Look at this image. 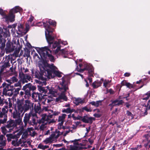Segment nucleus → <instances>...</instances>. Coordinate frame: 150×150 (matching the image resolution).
<instances>
[{
  "label": "nucleus",
  "instance_id": "12",
  "mask_svg": "<svg viewBox=\"0 0 150 150\" xmlns=\"http://www.w3.org/2000/svg\"><path fill=\"white\" fill-rule=\"evenodd\" d=\"M19 76L23 83H27L32 79L30 75L28 74L19 75Z\"/></svg>",
  "mask_w": 150,
  "mask_h": 150
},
{
  "label": "nucleus",
  "instance_id": "46",
  "mask_svg": "<svg viewBox=\"0 0 150 150\" xmlns=\"http://www.w3.org/2000/svg\"><path fill=\"white\" fill-rule=\"evenodd\" d=\"M71 109L70 108H68L67 109H63L62 110V112L63 113H72Z\"/></svg>",
  "mask_w": 150,
  "mask_h": 150
},
{
  "label": "nucleus",
  "instance_id": "33",
  "mask_svg": "<svg viewBox=\"0 0 150 150\" xmlns=\"http://www.w3.org/2000/svg\"><path fill=\"white\" fill-rule=\"evenodd\" d=\"M59 114L60 112H59L53 111V114L48 115H45L44 116L46 117V118L47 119L51 120L50 118H52L53 116H57Z\"/></svg>",
  "mask_w": 150,
  "mask_h": 150
},
{
  "label": "nucleus",
  "instance_id": "17",
  "mask_svg": "<svg viewBox=\"0 0 150 150\" xmlns=\"http://www.w3.org/2000/svg\"><path fill=\"white\" fill-rule=\"evenodd\" d=\"M81 120L83 122L87 123L92 124L93 122L94 118L93 117H89L87 115L84 116L83 117H81Z\"/></svg>",
  "mask_w": 150,
  "mask_h": 150
},
{
  "label": "nucleus",
  "instance_id": "47",
  "mask_svg": "<svg viewBox=\"0 0 150 150\" xmlns=\"http://www.w3.org/2000/svg\"><path fill=\"white\" fill-rule=\"evenodd\" d=\"M10 59H8L6 62H5L3 65L6 68H8L10 66V64L9 63Z\"/></svg>",
  "mask_w": 150,
  "mask_h": 150
},
{
  "label": "nucleus",
  "instance_id": "27",
  "mask_svg": "<svg viewBox=\"0 0 150 150\" xmlns=\"http://www.w3.org/2000/svg\"><path fill=\"white\" fill-rule=\"evenodd\" d=\"M46 25H48V27H47L46 28H50V26L52 25L53 27H55L56 25V22L54 21L51 19H48L46 21Z\"/></svg>",
  "mask_w": 150,
  "mask_h": 150
},
{
  "label": "nucleus",
  "instance_id": "57",
  "mask_svg": "<svg viewBox=\"0 0 150 150\" xmlns=\"http://www.w3.org/2000/svg\"><path fill=\"white\" fill-rule=\"evenodd\" d=\"M102 100H99L96 101V107H98L102 104Z\"/></svg>",
  "mask_w": 150,
  "mask_h": 150
},
{
  "label": "nucleus",
  "instance_id": "61",
  "mask_svg": "<svg viewBox=\"0 0 150 150\" xmlns=\"http://www.w3.org/2000/svg\"><path fill=\"white\" fill-rule=\"evenodd\" d=\"M1 131L3 134H4L5 135L6 133V128L4 127H1Z\"/></svg>",
  "mask_w": 150,
  "mask_h": 150
},
{
  "label": "nucleus",
  "instance_id": "20",
  "mask_svg": "<svg viewBox=\"0 0 150 150\" xmlns=\"http://www.w3.org/2000/svg\"><path fill=\"white\" fill-rule=\"evenodd\" d=\"M16 105L18 108V110L21 111H23V101L22 100H18L17 102Z\"/></svg>",
  "mask_w": 150,
  "mask_h": 150
},
{
  "label": "nucleus",
  "instance_id": "18",
  "mask_svg": "<svg viewBox=\"0 0 150 150\" xmlns=\"http://www.w3.org/2000/svg\"><path fill=\"white\" fill-rule=\"evenodd\" d=\"M62 134V133L59 130L56 129L50 135L53 140L54 141L58 138L60 135Z\"/></svg>",
  "mask_w": 150,
  "mask_h": 150
},
{
  "label": "nucleus",
  "instance_id": "56",
  "mask_svg": "<svg viewBox=\"0 0 150 150\" xmlns=\"http://www.w3.org/2000/svg\"><path fill=\"white\" fill-rule=\"evenodd\" d=\"M95 138L91 137L90 138L88 139V141L91 144H92Z\"/></svg>",
  "mask_w": 150,
  "mask_h": 150
},
{
  "label": "nucleus",
  "instance_id": "40",
  "mask_svg": "<svg viewBox=\"0 0 150 150\" xmlns=\"http://www.w3.org/2000/svg\"><path fill=\"white\" fill-rule=\"evenodd\" d=\"M88 70V75L90 77L93 76V69L92 66H90L88 68H86V69Z\"/></svg>",
  "mask_w": 150,
  "mask_h": 150
},
{
  "label": "nucleus",
  "instance_id": "10",
  "mask_svg": "<svg viewBox=\"0 0 150 150\" xmlns=\"http://www.w3.org/2000/svg\"><path fill=\"white\" fill-rule=\"evenodd\" d=\"M15 46L11 41H8L6 43V47L5 48L6 52L10 53L13 51L15 48Z\"/></svg>",
  "mask_w": 150,
  "mask_h": 150
},
{
  "label": "nucleus",
  "instance_id": "41",
  "mask_svg": "<svg viewBox=\"0 0 150 150\" xmlns=\"http://www.w3.org/2000/svg\"><path fill=\"white\" fill-rule=\"evenodd\" d=\"M100 83L98 81H95L92 84V86L94 88H96L100 86Z\"/></svg>",
  "mask_w": 150,
  "mask_h": 150
},
{
  "label": "nucleus",
  "instance_id": "29",
  "mask_svg": "<svg viewBox=\"0 0 150 150\" xmlns=\"http://www.w3.org/2000/svg\"><path fill=\"white\" fill-rule=\"evenodd\" d=\"M50 94L53 97H56L58 94L57 91L53 88H49V91L48 92V94Z\"/></svg>",
  "mask_w": 150,
  "mask_h": 150
},
{
  "label": "nucleus",
  "instance_id": "32",
  "mask_svg": "<svg viewBox=\"0 0 150 150\" xmlns=\"http://www.w3.org/2000/svg\"><path fill=\"white\" fill-rule=\"evenodd\" d=\"M34 109L35 113H39L41 110L40 104L38 103H35ZM35 114H36V113Z\"/></svg>",
  "mask_w": 150,
  "mask_h": 150
},
{
  "label": "nucleus",
  "instance_id": "50",
  "mask_svg": "<svg viewBox=\"0 0 150 150\" xmlns=\"http://www.w3.org/2000/svg\"><path fill=\"white\" fill-rule=\"evenodd\" d=\"M21 89L20 87L18 88L15 89L14 91V94L15 96L19 94V91Z\"/></svg>",
  "mask_w": 150,
  "mask_h": 150
},
{
  "label": "nucleus",
  "instance_id": "37",
  "mask_svg": "<svg viewBox=\"0 0 150 150\" xmlns=\"http://www.w3.org/2000/svg\"><path fill=\"white\" fill-rule=\"evenodd\" d=\"M31 119L29 121L28 124L32 125H35L37 124V122H36V119L34 118L35 116H32Z\"/></svg>",
  "mask_w": 150,
  "mask_h": 150
},
{
  "label": "nucleus",
  "instance_id": "53",
  "mask_svg": "<svg viewBox=\"0 0 150 150\" xmlns=\"http://www.w3.org/2000/svg\"><path fill=\"white\" fill-rule=\"evenodd\" d=\"M82 109L83 110H85L87 112H90L92 111V110L90 108H88L86 106L83 107Z\"/></svg>",
  "mask_w": 150,
  "mask_h": 150
},
{
  "label": "nucleus",
  "instance_id": "64",
  "mask_svg": "<svg viewBox=\"0 0 150 150\" xmlns=\"http://www.w3.org/2000/svg\"><path fill=\"white\" fill-rule=\"evenodd\" d=\"M20 51V49H18L17 50H15L14 52V54L16 56H18V54L19 53Z\"/></svg>",
  "mask_w": 150,
  "mask_h": 150
},
{
  "label": "nucleus",
  "instance_id": "44",
  "mask_svg": "<svg viewBox=\"0 0 150 150\" xmlns=\"http://www.w3.org/2000/svg\"><path fill=\"white\" fill-rule=\"evenodd\" d=\"M10 79L11 80L10 82H9L8 81V80H7V81L11 83H12L16 82H18V79L15 76H13Z\"/></svg>",
  "mask_w": 150,
  "mask_h": 150
},
{
  "label": "nucleus",
  "instance_id": "5",
  "mask_svg": "<svg viewBox=\"0 0 150 150\" xmlns=\"http://www.w3.org/2000/svg\"><path fill=\"white\" fill-rule=\"evenodd\" d=\"M22 10V8L19 6H16L9 11L8 15H7L5 13L3 17V18L4 19L5 21L7 22L8 23L9 22H13L15 20V15L14 14L20 11H21Z\"/></svg>",
  "mask_w": 150,
  "mask_h": 150
},
{
  "label": "nucleus",
  "instance_id": "31",
  "mask_svg": "<svg viewBox=\"0 0 150 150\" xmlns=\"http://www.w3.org/2000/svg\"><path fill=\"white\" fill-rule=\"evenodd\" d=\"M83 147L79 146V144L77 143L76 145H71L70 146V149L71 150H78L83 149Z\"/></svg>",
  "mask_w": 150,
  "mask_h": 150
},
{
  "label": "nucleus",
  "instance_id": "28",
  "mask_svg": "<svg viewBox=\"0 0 150 150\" xmlns=\"http://www.w3.org/2000/svg\"><path fill=\"white\" fill-rule=\"evenodd\" d=\"M60 42L59 40L58 41L55 42L53 44L52 46V48L54 49L56 47L57 48L55 50V53L57 52L60 50Z\"/></svg>",
  "mask_w": 150,
  "mask_h": 150
},
{
  "label": "nucleus",
  "instance_id": "43",
  "mask_svg": "<svg viewBox=\"0 0 150 150\" xmlns=\"http://www.w3.org/2000/svg\"><path fill=\"white\" fill-rule=\"evenodd\" d=\"M12 141V144L14 146H17L20 145L19 140L18 141V139H14Z\"/></svg>",
  "mask_w": 150,
  "mask_h": 150
},
{
  "label": "nucleus",
  "instance_id": "4",
  "mask_svg": "<svg viewBox=\"0 0 150 150\" xmlns=\"http://www.w3.org/2000/svg\"><path fill=\"white\" fill-rule=\"evenodd\" d=\"M54 120L53 119L52 120L47 119L46 117L44 116L38 122L39 125L38 127L35 128V129L42 131V133H43L47 129V124H50L52 123H54Z\"/></svg>",
  "mask_w": 150,
  "mask_h": 150
},
{
  "label": "nucleus",
  "instance_id": "11",
  "mask_svg": "<svg viewBox=\"0 0 150 150\" xmlns=\"http://www.w3.org/2000/svg\"><path fill=\"white\" fill-rule=\"evenodd\" d=\"M32 116H36V115L32 113V112H31L29 113H25V115L24 117V119L23 120V122L24 123V126L26 127L29 121H30V119Z\"/></svg>",
  "mask_w": 150,
  "mask_h": 150
},
{
  "label": "nucleus",
  "instance_id": "35",
  "mask_svg": "<svg viewBox=\"0 0 150 150\" xmlns=\"http://www.w3.org/2000/svg\"><path fill=\"white\" fill-rule=\"evenodd\" d=\"M29 72V70L27 68L24 67L21 68L19 70V75H21L22 74H25L24 73H26Z\"/></svg>",
  "mask_w": 150,
  "mask_h": 150
},
{
  "label": "nucleus",
  "instance_id": "8",
  "mask_svg": "<svg viewBox=\"0 0 150 150\" xmlns=\"http://www.w3.org/2000/svg\"><path fill=\"white\" fill-rule=\"evenodd\" d=\"M54 29H45V35L48 43L51 45L53 43L54 37L52 36Z\"/></svg>",
  "mask_w": 150,
  "mask_h": 150
},
{
  "label": "nucleus",
  "instance_id": "51",
  "mask_svg": "<svg viewBox=\"0 0 150 150\" xmlns=\"http://www.w3.org/2000/svg\"><path fill=\"white\" fill-rule=\"evenodd\" d=\"M142 147L141 145H137L136 147L134 148H131V150H138L139 149H140Z\"/></svg>",
  "mask_w": 150,
  "mask_h": 150
},
{
  "label": "nucleus",
  "instance_id": "36",
  "mask_svg": "<svg viewBox=\"0 0 150 150\" xmlns=\"http://www.w3.org/2000/svg\"><path fill=\"white\" fill-rule=\"evenodd\" d=\"M15 119V121L14 122L16 124V127L17 125H23V122H22L21 117Z\"/></svg>",
  "mask_w": 150,
  "mask_h": 150
},
{
  "label": "nucleus",
  "instance_id": "26",
  "mask_svg": "<svg viewBox=\"0 0 150 150\" xmlns=\"http://www.w3.org/2000/svg\"><path fill=\"white\" fill-rule=\"evenodd\" d=\"M86 101L85 98H75L74 100V103L76 105H78L80 104H82L83 103H86Z\"/></svg>",
  "mask_w": 150,
  "mask_h": 150
},
{
  "label": "nucleus",
  "instance_id": "60",
  "mask_svg": "<svg viewBox=\"0 0 150 150\" xmlns=\"http://www.w3.org/2000/svg\"><path fill=\"white\" fill-rule=\"evenodd\" d=\"M126 86L129 88H131L133 87V85L128 82H127Z\"/></svg>",
  "mask_w": 150,
  "mask_h": 150
},
{
  "label": "nucleus",
  "instance_id": "19",
  "mask_svg": "<svg viewBox=\"0 0 150 150\" xmlns=\"http://www.w3.org/2000/svg\"><path fill=\"white\" fill-rule=\"evenodd\" d=\"M143 137L145 138L144 141L146 142L144 146L146 148L149 149L150 148V136L147 134L144 135Z\"/></svg>",
  "mask_w": 150,
  "mask_h": 150
},
{
  "label": "nucleus",
  "instance_id": "23",
  "mask_svg": "<svg viewBox=\"0 0 150 150\" xmlns=\"http://www.w3.org/2000/svg\"><path fill=\"white\" fill-rule=\"evenodd\" d=\"M23 111H21L19 110H17L16 108H15L14 111L12 114V116L13 118L16 119L20 118L21 117V114Z\"/></svg>",
  "mask_w": 150,
  "mask_h": 150
},
{
  "label": "nucleus",
  "instance_id": "62",
  "mask_svg": "<svg viewBox=\"0 0 150 150\" xmlns=\"http://www.w3.org/2000/svg\"><path fill=\"white\" fill-rule=\"evenodd\" d=\"M5 46V43L2 42L1 43V44L0 46V48L1 50H2L4 49Z\"/></svg>",
  "mask_w": 150,
  "mask_h": 150
},
{
  "label": "nucleus",
  "instance_id": "21",
  "mask_svg": "<svg viewBox=\"0 0 150 150\" xmlns=\"http://www.w3.org/2000/svg\"><path fill=\"white\" fill-rule=\"evenodd\" d=\"M34 17L32 16H31L29 20L27 21L25 24V28H30L31 27L34 26L33 21L34 20Z\"/></svg>",
  "mask_w": 150,
  "mask_h": 150
},
{
  "label": "nucleus",
  "instance_id": "3",
  "mask_svg": "<svg viewBox=\"0 0 150 150\" xmlns=\"http://www.w3.org/2000/svg\"><path fill=\"white\" fill-rule=\"evenodd\" d=\"M36 87L29 83L23 86L22 90L23 91H21L19 93V96L23 99H28L30 97L31 91H34L36 89Z\"/></svg>",
  "mask_w": 150,
  "mask_h": 150
},
{
  "label": "nucleus",
  "instance_id": "59",
  "mask_svg": "<svg viewBox=\"0 0 150 150\" xmlns=\"http://www.w3.org/2000/svg\"><path fill=\"white\" fill-rule=\"evenodd\" d=\"M143 106L149 109H150V99L148 100L147 105H144Z\"/></svg>",
  "mask_w": 150,
  "mask_h": 150
},
{
  "label": "nucleus",
  "instance_id": "30",
  "mask_svg": "<svg viewBox=\"0 0 150 150\" xmlns=\"http://www.w3.org/2000/svg\"><path fill=\"white\" fill-rule=\"evenodd\" d=\"M6 136L8 142L11 141L12 139H16L18 138L17 135L12 134H7Z\"/></svg>",
  "mask_w": 150,
  "mask_h": 150
},
{
  "label": "nucleus",
  "instance_id": "42",
  "mask_svg": "<svg viewBox=\"0 0 150 150\" xmlns=\"http://www.w3.org/2000/svg\"><path fill=\"white\" fill-rule=\"evenodd\" d=\"M7 115H5L2 117H0V124H3L6 122L7 121Z\"/></svg>",
  "mask_w": 150,
  "mask_h": 150
},
{
  "label": "nucleus",
  "instance_id": "24",
  "mask_svg": "<svg viewBox=\"0 0 150 150\" xmlns=\"http://www.w3.org/2000/svg\"><path fill=\"white\" fill-rule=\"evenodd\" d=\"M42 95L38 93L33 92L32 94V97L34 99L35 101H40Z\"/></svg>",
  "mask_w": 150,
  "mask_h": 150
},
{
  "label": "nucleus",
  "instance_id": "15",
  "mask_svg": "<svg viewBox=\"0 0 150 150\" xmlns=\"http://www.w3.org/2000/svg\"><path fill=\"white\" fill-rule=\"evenodd\" d=\"M38 89L40 93H44L45 96L48 95V92L49 91V88L48 86L46 87H44L40 85L38 86Z\"/></svg>",
  "mask_w": 150,
  "mask_h": 150
},
{
  "label": "nucleus",
  "instance_id": "1",
  "mask_svg": "<svg viewBox=\"0 0 150 150\" xmlns=\"http://www.w3.org/2000/svg\"><path fill=\"white\" fill-rule=\"evenodd\" d=\"M40 69V72L38 70H36L34 73V76L35 78L39 80H36L35 82L40 85L42 83L46 84L45 81L49 79L50 77H52V72L50 68L44 64H40L39 65Z\"/></svg>",
  "mask_w": 150,
  "mask_h": 150
},
{
  "label": "nucleus",
  "instance_id": "55",
  "mask_svg": "<svg viewBox=\"0 0 150 150\" xmlns=\"http://www.w3.org/2000/svg\"><path fill=\"white\" fill-rule=\"evenodd\" d=\"M47 100V103H50L54 100V98H51L50 97V96H48V97Z\"/></svg>",
  "mask_w": 150,
  "mask_h": 150
},
{
  "label": "nucleus",
  "instance_id": "2",
  "mask_svg": "<svg viewBox=\"0 0 150 150\" xmlns=\"http://www.w3.org/2000/svg\"><path fill=\"white\" fill-rule=\"evenodd\" d=\"M37 50L42 59L45 60L47 59H49L51 62H53L54 61V57L51 54L52 51L49 49L48 47H38Z\"/></svg>",
  "mask_w": 150,
  "mask_h": 150
},
{
  "label": "nucleus",
  "instance_id": "22",
  "mask_svg": "<svg viewBox=\"0 0 150 150\" xmlns=\"http://www.w3.org/2000/svg\"><path fill=\"white\" fill-rule=\"evenodd\" d=\"M20 145L22 147H27L28 145L30 146L31 144V142L30 141H26L25 140H23L20 139H19Z\"/></svg>",
  "mask_w": 150,
  "mask_h": 150
},
{
  "label": "nucleus",
  "instance_id": "25",
  "mask_svg": "<svg viewBox=\"0 0 150 150\" xmlns=\"http://www.w3.org/2000/svg\"><path fill=\"white\" fill-rule=\"evenodd\" d=\"M6 140L4 135H0V147L1 148L6 145Z\"/></svg>",
  "mask_w": 150,
  "mask_h": 150
},
{
  "label": "nucleus",
  "instance_id": "6",
  "mask_svg": "<svg viewBox=\"0 0 150 150\" xmlns=\"http://www.w3.org/2000/svg\"><path fill=\"white\" fill-rule=\"evenodd\" d=\"M13 86H11L10 84L4 82L0 87V88H3V94L4 95L11 96L13 93Z\"/></svg>",
  "mask_w": 150,
  "mask_h": 150
},
{
  "label": "nucleus",
  "instance_id": "7",
  "mask_svg": "<svg viewBox=\"0 0 150 150\" xmlns=\"http://www.w3.org/2000/svg\"><path fill=\"white\" fill-rule=\"evenodd\" d=\"M58 87L59 90L61 92V94L59 96L60 99L67 101V98L64 93L68 89V84L65 82H62L58 86Z\"/></svg>",
  "mask_w": 150,
  "mask_h": 150
},
{
  "label": "nucleus",
  "instance_id": "38",
  "mask_svg": "<svg viewBox=\"0 0 150 150\" xmlns=\"http://www.w3.org/2000/svg\"><path fill=\"white\" fill-rule=\"evenodd\" d=\"M42 25L45 28H46L47 27H48V25L46 24V21H43V22H39L37 23L36 25V26L38 27H40Z\"/></svg>",
  "mask_w": 150,
  "mask_h": 150
},
{
  "label": "nucleus",
  "instance_id": "48",
  "mask_svg": "<svg viewBox=\"0 0 150 150\" xmlns=\"http://www.w3.org/2000/svg\"><path fill=\"white\" fill-rule=\"evenodd\" d=\"M47 98L42 97V96L41 98L40 101H41L42 103L44 105H48L47 103Z\"/></svg>",
  "mask_w": 150,
  "mask_h": 150
},
{
  "label": "nucleus",
  "instance_id": "9",
  "mask_svg": "<svg viewBox=\"0 0 150 150\" xmlns=\"http://www.w3.org/2000/svg\"><path fill=\"white\" fill-rule=\"evenodd\" d=\"M67 115L64 114H62L61 116H59L58 119V122L59 123L58 125V129H59L63 128L64 129H66L65 127L63 126V124L64 122L65 119Z\"/></svg>",
  "mask_w": 150,
  "mask_h": 150
},
{
  "label": "nucleus",
  "instance_id": "34",
  "mask_svg": "<svg viewBox=\"0 0 150 150\" xmlns=\"http://www.w3.org/2000/svg\"><path fill=\"white\" fill-rule=\"evenodd\" d=\"M50 69H51V71L52 73H52L54 74L56 76H58L59 77H61L62 76V73L59 71H57L55 70H52L50 68ZM52 77H50V78H52L53 76L52 75Z\"/></svg>",
  "mask_w": 150,
  "mask_h": 150
},
{
  "label": "nucleus",
  "instance_id": "58",
  "mask_svg": "<svg viewBox=\"0 0 150 150\" xmlns=\"http://www.w3.org/2000/svg\"><path fill=\"white\" fill-rule=\"evenodd\" d=\"M60 52L63 54H67L68 53L67 50L66 49H63L61 50Z\"/></svg>",
  "mask_w": 150,
  "mask_h": 150
},
{
  "label": "nucleus",
  "instance_id": "13",
  "mask_svg": "<svg viewBox=\"0 0 150 150\" xmlns=\"http://www.w3.org/2000/svg\"><path fill=\"white\" fill-rule=\"evenodd\" d=\"M124 101L122 100H119L118 99H116L112 101V103L109 104V106L111 107L110 110H112L114 106L122 105Z\"/></svg>",
  "mask_w": 150,
  "mask_h": 150
},
{
  "label": "nucleus",
  "instance_id": "16",
  "mask_svg": "<svg viewBox=\"0 0 150 150\" xmlns=\"http://www.w3.org/2000/svg\"><path fill=\"white\" fill-rule=\"evenodd\" d=\"M16 127V124L13 120H11L8 121L7 123V125L6 126V127L10 131L12 130Z\"/></svg>",
  "mask_w": 150,
  "mask_h": 150
},
{
  "label": "nucleus",
  "instance_id": "39",
  "mask_svg": "<svg viewBox=\"0 0 150 150\" xmlns=\"http://www.w3.org/2000/svg\"><path fill=\"white\" fill-rule=\"evenodd\" d=\"M43 110L45 111H47L49 113V115H48L53 114V111L51 110L49 107L48 106L47 107H44L43 108Z\"/></svg>",
  "mask_w": 150,
  "mask_h": 150
},
{
  "label": "nucleus",
  "instance_id": "54",
  "mask_svg": "<svg viewBox=\"0 0 150 150\" xmlns=\"http://www.w3.org/2000/svg\"><path fill=\"white\" fill-rule=\"evenodd\" d=\"M146 108L145 109V112H143L142 114V116H144L148 114V112L147 110H149L150 109H148V108L147 107H145Z\"/></svg>",
  "mask_w": 150,
  "mask_h": 150
},
{
  "label": "nucleus",
  "instance_id": "49",
  "mask_svg": "<svg viewBox=\"0 0 150 150\" xmlns=\"http://www.w3.org/2000/svg\"><path fill=\"white\" fill-rule=\"evenodd\" d=\"M126 114L128 116H129V118L130 119H133V115L131 112H130L128 110H127V111Z\"/></svg>",
  "mask_w": 150,
  "mask_h": 150
},
{
  "label": "nucleus",
  "instance_id": "14",
  "mask_svg": "<svg viewBox=\"0 0 150 150\" xmlns=\"http://www.w3.org/2000/svg\"><path fill=\"white\" fill-rule=\"evenodd\" d=\"M33 107V103H32L30 101L28 100H25V103L24 104V112L23 113L22 115H23L24 114V112H26L29 110L30 108L31 107Z\"/></svg>",
  "mask_w": 150,
  "mask_h": 150
},
{
  "label": "nucleus",
  "instance_id": "45",
  "mask_svg": "<svg viewBox=\"0 0 150 150\" xmlns=\"http://www.w3.org/2000/svg\"><path fill=\"white\" fill-rule=\"evenodd\" d=\"M53 141L50 136L49 137L46 138L43 141V142L45 143V144H47L48 143H51Z\"/></svg>",
  "mask_w": 150,
  "mask_h": 150
},
{
  "label": "nucleus",
  "instance_id": "63",
  "mask_svg": "<svg viewBox=\"0 0 150 150\" xmlns=\"http://www.w3.org/2000/svg\"><path fill=\"white\" fill-rule=\"evenodd\" d=\"M14 86L15 87H20L21 88V82L18 81L17 83H15Z\"/></svg>",
  "mask_w": 150,
  "mask_h": 150
},
{
  "label": "nucleus",
  "instance_id": "52",
  "mask_svg": "<svg viewBox=\"0 0 150 150\" xmlns=\"http://www.w3.org/2000/svg\"><path fill=\"white\" fill-rule=\"evenodd\" d=\"M17 25V23H14L12 25H8L7 28H15ZM3 28H5L4 27H3Z\"/></svg>",
  "mask_w": 150,
  "mask_h": 150
}]
</instances>
